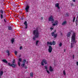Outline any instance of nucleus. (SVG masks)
Here are the masks:
<instances>
[{
    "mask_svg": "<svg viewBox=\"0 0 78 78\" xmlns=\"http://www.w3.org/2000/svg\"><path fill=\"white\" fill-rule=\"evenodd\" d=\"M33 34L34 35H35L36 38H38L39 37V33L38 28L37 27L36 28V30H34L33 31Z\"/></svg>",
    "mask_w": 78,
    "mask_h": 78,
    "instance_id": "nucleus-1",
    "label": "nucleus"
},
{
    "mask_svg": "<svg viewBox=\"0 0 78 78\" xmlns=\"http://www.w3.org/2000/svg\"><path fill=\"white\" fill-rule=\"evenodd\" d=\"M75 37H76V35L75 34V32L73 33V35L72 36V38H71V42H73V43H76V42L75 40Z\"/></svg>",
    "mask_w": 78,
    "mask_h": 78,
    "instance_id": "nucleus-2",
    "label": "nucleus"
},
{
    "mask_svg": "<svg viewBox=\"0 0 78 78\" xmlns=\"http://www.w3.org/2000/svg\"><path fill=\"white\" fill-rule=\"evenodd\" d=\"M56 30H55L54 31V32H53L51 34V35L52 36H54V38L55 39H56L58 36V34H55V33H56Z\"/></svg>",
    "mask_w": 78,
    "mask_h": 78,
    "instance_id": "nucleus-3",
    "label": "nucleus"
},
{
    "mask_svg": "<svg viewBox=\"0 0 78 78\" xmlns=\"http://www.w3.org/2000/svg\"><path fill=\"white\" fill-rule=\"evenodd\" d=\"M48 21L49 22H52V23H53L54 22V19L53 17V16H51L48 19Z\"/></svg>",
    "mask_w": 78,
    "mask_h": 78,
    "instance_id": "nucleus-4",
    "label": "nucleus"
},
{
    "mask_svg": "<svg viewBox=\"0 0 78 78\" xmlns=\"http://www.w3.org/2000/svg\"><path fill=\"white\" fill-rule=\"evenodd\" d=\"M52 50L53 48H52V47H51V45H49L48 49V51L49 53H51V51H52Z\"/></svg>",
    "mask_w": 78,
    "mask_h": 78,
    "instance_id": "nucleus-5",
    "label": "nucleus"
},
{
    "mask_svg": "<svg viewBox=\"0 0 78 78\" xmlns=\"http://www.w3.org/2000/svg\"><path fill=\"white\" fill-rule=\"evenodd\" d=\"M29 9H30V6H29L28 5H27L25 8L26 12H28V10H29Z\"/></svg>",
    "mask_w": 78,
    "mask_h": 78,
    "instance_id": "nucleus-6",
    "label": "nucleus"
},
{
    "mask_svg": "<svg viewBox=\"0 0 78 78\" xmlns=\"http://www.w3.org/2000/svg\"><path fill=\"white\" fill-rule=\"evenodd\" d=\"M24 24L25 25V26H26L25 29H27L28 28V24H27V21L25 22Z\"/></svg>",
    "mask_w": 78,
    "mask_h": 78,
    "instance_id": "nucleus-7",
    "label": "nucleus"
},
{
    "mask_svg": "<svg viewBox=\"0 0 78 78\" xmlns=\"http://www.w3.org/2000/svg\"><path fill=\"white\" fill-rule=\"evenodd\" d=\"M59 3H56L55 4V7H57L58 9H60V7L59 6Z\"/></svg>",
    "mask_w": 78,
    "mask_h": 78,
    "instance_id": "nucleus-8",
    "label": "nucleus"
},
{
    "mask_svg": "<svg viewBox=\"0 0 78 78\" xmlns=\"http://www.w3.org/2000/svg\"><path fill=\"white\" fill-rule=\"evenodd\" d=\"M47 45L48 46L49 45H52V42H47Z\"/></svg>",
    "mask_w": 78,
    "mask_h": 78,
    "instance_id": "nucleus-9",
    "label": "nucleus"
},
{
    "mask_svg": "<svg viewBox=\"0 0 78 78\" xmlns=\"http://www.w3.org/2000/svg\"><path fill=\"white\" fill-rule=\"evenodd\" d=\"M71 35V32H69L67 33V37H69L70 36V35Z\"/></svg>",
    "mask_w": 78,
    "mask_h": 78,
    "instance_id": "nucleus-10",
    "label": "nucleus"
},
{
    "mask_svg": "<svg viewBox=\"0 0 78 78\" xmlns=\"http://www.w3.org/2000/svg\"><path fill=\"white\" fill-rule=\"evenodd\" d=\"M49 71L50 72H53V69L51 66H50L49 67Z\"/></svg>",
    "mask_w": 78,
    "mask_h": 78,
    "instance_id": "nucleus-11",
    "label": "nucleus"
},
{
    "mask_svg": "<svg viewBox=\"0 0 78 78\" xmlns=\"http://www.w3.org/2000/svg\"><path fill=\"white\" fill-rule=\"evenodd\" d=\"M11 66H12V67H13L14 68H15V67H16V64H11Z\"/></svg>",
    "mask_w": 78,
    "mask_h": 78,
    "instance_id": "nucleus-12",
    "label": "nucleus"
},
{
    "mask_svg": "<svg viewBox=\"0 0 78 78\" xmlns=\"http://www.w3.org/2000/svg\"><path fill=\"white\" fill-rule=\"evenodd\" d=\"M42 61L45 64H47V60H45V59H44L42 60Z\"/></svg>",
    "mask_w": 78,
    "mask_h": 78,
    "instance_id": "nucleus-13",
    "label": "nucleus"
},
{
    "mask_svg": "<svg viewBox=\"0 0 78 78\" xmlns=\"http://www.w3.org/2000/svg\"><path fill=\"white\" fill-rule=\"evenodd\" d=\"M3 74V72L1 71L0 72V78H1V76H2Z\"/></svg>",
    "mask_w": 78,
    "mask_h": 78,
    "instance_id": "nucleus-14",
    "label": "nucleus"
},
{
    "mask_svg": "<svg viewBox=\"0 0 78 78\" xmlns=\"http://www.w3.org/2000/svg\"><path fill=\"white\" fill-rule=\"evenodd\" d=\"M6 53H8V56H9L10 55V53H9V51L8 50L6 51Z\"/></svg>",
    "mask_w": 78,
    "mask_h": 78,
    "instance_id": "nucleus-15",
    "label": "nucleus"
},
{
    "mask_svg": "<svg viewBox=\"0 0 78 78\" xmlns=\"http://www.w3.org/2000/svg\"><path fill=\"white\" fill-rule=\"evenodd\" d=\"M2 61L4 62H5V63H7L8 61L6 60L5 59H3L2 60Z\"/></svg>",
    "mask_w": 78,
    "mask_h": 78,
    "instance_id": "nucleus-16",
    "label": "nucleus"
},
{
    "mask_svg": "<svg viewBox=\"0 0 78 78\" xmlns=\"http://www.w3.org/2000/svg\"><path fill=\"white\" fill-rule=\"evenodd\" d=\"M67 23V22L66 21H65L63 22V23L62 24V25H66Z\"/></svg>",
    "mask_w": 78,
    "mask_h": 78,
    "instance_id": "nucleus-17",
    "label": "nucleus"
},
{
    "mask_svg": "<svg viewBox=\"0 0 78 78\" xmlns=\"http://www.w3.org/2000/svg\"><path fill=\"white\" fill-rule=\"evenodd\" d=\"M30 76L31 78H33V73H30Z\"/></svg>",
    "mask_w": 78,
    "mask_h": 78,
    "instance_id": "nucleus-18",
    "label": "nucleus"
},
{
    "mask_svg": "<svg viewBox=\"0 0 78 78\" xmlns=\"http://www.w3.org/2000/svg\"><path fill=\"white\" fill-rule=\"evenodd\" d=\"M73 45H74V43H71V48H73Z\"/></svg>",
    "mask_w": 78,
    "mask_h": 78,
    "instance_id": "nucleus-19",
    "label": "nucleus"
},
{
    "mask_svg": "<svg viewBox=\"0 0 78 78\" xmlns=\"http://www.w3.org/2000/svg\"><path fill=\"white\" fill-rule=\"evenodd\" d=\"M55 44H56V42H55V41H52V45H55Z\"/></svg>",
    "mask_w": 78,
    "mask_h": 78,
    "instance_id": "nucleus-20",
    "label": "nucleus"
},
{
    "mask_svg": "<svg viewBox=\"0 0 78 78\" xmlns=\"http://www.w3.org/2000/svg\"><path fill=\"white\" fill-rule=\"evenodd\" d=\"M11 41L12 42V44H13L14 43V39L12 38V39Z\"/></svg>",
    "mask_w": 78,
    "mask_h": 78,
    "instance_id": "nucleus-21",
    "label": "nucleus"
},
{
    "mask_svg": "<svg viewBox=\"0 0 78 78\" xmlns=\"http://www.w3.org/2000/svg\"><path fill=\"white\" fill-rule=\"evenodd\" d=\"M54 23H55V24L56 25H58V21L56 20V21Z\"/></svg>",
    "mask_w": 78,
    "mask_h": 78,
    "instance_id": "nucleus-22",
    "label": "nucleus"
},
{
    "mask_svg": "<svg viewBox=\"0 0 78 78\" xmlns=\"http://www.w3.org/2000/svg\"><path fill=\"white\" fill-rule=\"evenodd\" d=\"M8 28L9 30H11V29H12V28H11V27L10 26H9L8 27Z\"/></svg>",
    "mask_w": 78,
    "mask_h": 78,
    "instance_id": "nucleus-23",
    "label": "nucleus"
},
{
    "mask_svg": "<svg viewBox=\"0 0 78 78\" xmlns=\"http://www.w3.org/2000/svg\"><path fill=\"white\" fill-rule=\"evenodd\" d=\"M0 12L2 14H3V10L2 9H1L0 10Z\"/></svg>",
    "mask_w": 78,
    "mask_h": 78,
    "instance_id": "nucleus-24",
    "label": "nucleus"
},
{
    "mask_svg": "<svg viewBox=\"0 0 78 78\" xmlns=\"http://www.w3.org/2000/svg\"><path fill=\"white\" fill-rule=\"evenodd\" d=\"M25 62H26V60H23V64H25Z\"/></svg>",
    "mask_w": 78,
    "mask_h": 78,
    "instance_id": "nucleus-25",
    "label": "nucleus"
},
{
    "mask_svg": "<svg viewBox=\"0 0 78 78\" xmlns=\"http://www.w3.org/2000/svg\"><path fill=\"white\" fill-rule=\"evenodd\" d=\"M45 69H46V70H48V67H47V66H44Z\"/></svg>",
    "mask_w": 78,
    "mask_h": 78,
    "instance_id": "nucleus-26",
    "label": "nucleus"
},
{
    "mask_svg": "<svg viewBox=\"0 0 78 78\" xmlns=\"http://www.w3.org/2000/svg\"><path fill=\"white\" fill-rule=\"evenodd\" d=\"M25 63H23L21 64L22 67H23L25 66Z\"/></svg>",
    "mask_w": 78,
    "mask_h": 78,
    "instance_id": "nucleus-27",
    "label": "nucleus"
},
{
    "mask_svg": "<svg viewBox=\"0 0 78 78\" xmlns=\"http://www.w3.org/2000/svg\"><path fill=\"white\" fill-rule=\"evenodd\" d=\"M75 17L74 16L73 19V22H75Z\"/></svg>",
    "mask_w": 78,
    "mask_h": 78,
    "instance_id": "nucleus-28",
    "label": "nucleus"
},
{
    "mask_svg": "<svg viewBox=\"0 0 78 78\" xmlns=\"http://www.w3.org/2000/svg\"><path fill=\"white\" fill-rule=\"evenodd\" d=\"M15 62H16V60L15 59H14L13 60L12 63L13 64H14V63H15Z\"/></svg>",
    "mask_w": 78,
    "mask_h": 78,
    "instance_id": "nucleus-29",
    "label": "nucleus"
},
{
    "mask_svg": "<svg viewBox=\"0 0 78 78\" xmlns=\"http://www.w3.org/2000/svg\"><path fill=\"white\" fill-rule=\"evenodd\" d=\"M18 66H20V62H18Z\"/></svg>",
    "mask_w": 78,
    "mask_h": 78,
    "instance_id": "nucleus-30",
    "label": "nucleus"
},
{
    "mask_svg": "<svg viewBox=\"0 0 78 78\" xmlns=\"http://www.w3.org/2000/svg\"><path fill=\"white\" fill-rule=\"evenodd\" d=\"M66 17H69V14L68 13H66Z\"/></svg>",
    "mask_w": 78,
    "mask_h": 78,
    "instance_id": "nucleus-31",
    "label": "nucleus"
},
{
    "mask_svg": "<svg viewBox=\"0 0 78 78\" xmlns=\"http://www.w3.org/2000/svg\"><path fill=\"white\" fill-rule=\"evenodd\" d=\"M36 37H35V35L34 37L33 38V40H34V41H36Z\"/></svg>",
    "mask_w": 78,
    "mask_h": 78,
    "instance_id": "nucleus-32",
    "label": "nucleus"
},
{
    "mask_svg": "<svg viewBox=\"0 0 78 78\" xmlns=\"http://www.w3.org/2000/svg\"><path fill=\"white\" fill-rule=\"evenodd\" d=\"M19 62H22V58H20L19 59Z\"/></svg>",
    "mask_w": 78,
    "mask_h": 78,
    "instance_id": "nucleus-33",
    "label": "nucleus"
},
{
    "mask_svg": "<svg viewBox=\"0 0 78 78\" xmlns=\"http://www.w3.org/2000/svg\"><path fill=\"white\" fill-rule=\"evenodd\" d=\"M63 74L64 75H66V72H65V70H64L63 71Z\"/></svg>",
    "mask_w": 78,
    "mask_h": 78,
    "instance_id": "nucleus-34",
    "label": "nucleus"
},
{
    "mask_svg": "<svg viewBox=\"0 0 78 78\" xmlns=\"http://www.w3.org/2000/svg\"><path fill=\"white\" fill-rule=\"evenodd\" d=\"M62 43H60V44H59V47H61L62 46Z\"/></svg>",
    "mask_w": 78,
    "mask_h": 78,
    "instance_id": "nucleus-35",
    "label": "nucleus"
},
{
    "mask_svg": "<svg viewBox=\"0 0 78 78\" xmlns=\"http://www.w3.org/2000/svg\"><path fill=\"white\" fill-rule=\"evenodd\" d=\"M15 55H17V52L16 51H15Z\"/></svg>",
    "mask_w": 78,
    "mask_h": 78,
    "instance_id": "nucleus-36",
    "label": "nucleus"
},
{
    "mask_svg": "<svg viewBox=\"0 0 78 78\" xmlns=\"http://www.w3.org/2000/svg\"><path fill=\"white\" fill-rule=\"evenodd\" d=\"M44 62H43V61H42L41 62V66H44Z\"/></svg>",
    "mask_w": 78,
    "mask_h": 78,
    "instance_id": "nucleus-37",
    "label": "nucleus"
},
{
    "mask_svg": "<svg viewBox=\"0 0 78 78\" xmlns=\"http://www.w3.org/2000/svg\"><path fill=\"white\" fill-rule=\"evenodd\" d=\"M76 23H78V20H76Z\"/></svg>",
    "mask_w": 78,
    "mask_h": 78,
    "instance_id": "nucleus-38",
    "label": "nucleus"
},
{
    "mask_svg": "<svg viewBox=\"0 0 78 78\" xmlns=\"http://www.w3.org/2000/svg\"><path fill=\"white\" fill-rule=\"evenodd\" d=\"M8 64L9 65V66H11V63H8Z\"/></svg>",
    "mask_w": 78,
    "mask_h": 78,
    "instance_id": "nucleus-39",
    "label": "nucleus"
},
{
    "mask_svg": "<svg viewBox=\"0 0 78 78\" xmlns=\"http://www.w3.org/2000/svg\"><path fill=\"white\" fill-rule=\"evenodd\" d=\"M1 19H3V15L2 14H1Z\"/></svg>",
    "mask_w": 78,
    "mask_h": 78,
    "instance_id": "nucleus-40",
    "label": "nucleus"
},
{
    "mask_svg": "<svg viewBox=\"0 0 78 78\" xmlns=\"http://www.w3.org/2000/svg\"><path fill=\"white\" fill-rule=\"evenodd\" d=\"M38 42H39V41H37L36 42V44L37 45V44H38Z\"/></svg>",
    "mask_w": 78,
    "mask_h": 78,
    "instance_id": "nucleus-41",
    "label": "nucleus"
},
{
    "mask_svg": "<svg viewBox=\"0 0 78 78\" xmlns=\"http://www.w3.org/2000/svg\"><path fill=\"white\" fill-rule=\"evenodd\" d=\"M46 72H47V73H48V74H49L50 72H49V71H48V70H46Z\"/></svg>",
    "mask_w": 78,
    "mask_h": 78,
    "instance_id": "nucleus-42",
    "label": "nucleus"
},
{
    "mask_svg": "<svg viewBox=\"0 0 78 78\" xmlns=\"http://www.w3.org/2000/svg\"><path fill=\"white\" fill-rule=\"evenodd\" d=\"M51 30H53L54 29V28L51 27L50 28Z\"/></svg>",
    "mask_w": 78,
    "mask_h": 78,
    "instance_id": "nucleus-43",
    "label": "nucleus"
},
{
    "mask_svg": "<svg viewBox=\"0 0 78 78\" xmlns=\"http://www.w3.org/2000/svg\"><path fill=\"white\" fill-rule=\"evenodd\" d=\"M20 19L21 20H23V18L22 17H21V18H20Z\"/></svg>",
    "mask_w": 78,
    "mask_h": 78,
    "instance_id": "nucleus-44",
    "label": "nucleus"
},
{
    "mask_svg": "<svg viewBox=\"0 0 78 78\" xmlns=\"http://www.w3.org/2000/svg\"><path fill=\"white\" fill-rule=\"evenodd\" d=\"M22 47L21 46L20 47V50H22Z\"/></svg>",
    "mask_w": 78,
    "mask_h": 78,
    "instance_id": "nucleus-45",
    "label": "nucleus"
},
{
    "mask_svg": "<svg viewBox=\"0 0 78 78\" xmlns=\"http://www.w3.org/2000/svg\"><path fill=\"white\" fill-rule=\"evenodd\" d=\"M52 25L53 26H55V25H56V24L55 23H53L52 24Z\"/></svg>",
    "mask_w": 78,
    "mask_h": 78,
    "instance_id": "nucleus-46",
    "label": "nucleus"
},
{
    "mask_svg": "<svg viewBox=\"0 0 78 78\" xmlns=\"http://www.w3.org/2000/svg\"><path fill=\"white\" fill-rule=\"evenodd\" d=\"M25 69H27L28 68V67H27V66H25Z\"/></svg>",
    "mask_w": 78,
    "mask_h": 78,
    "instance_id": "nucleus-47",
    "label": "nucleus"
},
{
    "mask_svg": "<svg viewBox=\"0 0 78 78\" xmlns=\"http://www.w3.org/2000/svg\"><path fill=\"white\" fill-rule=\"evenodd\" d=\"M74 58H75V55H73V59H74Z\"/></svg>",
    "mask_w": 78,
    "mask_h": 78,
    "instance_id": "nucleus-48",
    "label": "nucleus"
},
{
    "mask_svg": "<svg viewBox=\"0 0 78 78\" xmlns=\"http://www.w3.org/2000/svg\"><path fill=\"white\" fill-rule=\"evenodd\" d=\"M76 65H77V66H78V62H76Z\"/></svg>",
    "mask_w": 78,
    "mask_h": 78,
    "instance_id": "nucleus-49",
    "label": "nucleus"
},
{
    "mask_svg": "<svg viewBox=\"0 0 78 78\" xmlns=\"http://www.w3.org/2000/svg\"><path fill=\"white\" fill-rule=\"evenodd\" d=\"M73 2H75V0H73Z\"/></svg>",
    "mask_w": 78,
    "mask_h": 78,
    "instance_id": "nucleus-50",
    "label": "nucleus"
},
{
    "mask_svg": "<svg viewBox=\"0 0 78 78\" xmlns=\"http://www.w3.org/2000/svg\"><path fill=\"white\" fill-rule=\"evenodd\" d=\"M71 6H73V3H72V4H71Z\"/></svg>",
    "mask_w": 78,
    "mask_h": 78,
    "instance_id": "nucleus-51",
    "label": "nucleus"
},
{
    "mask_svg": "<svg viewBox=\"0 0 78 78\" xmlns=\"http://www.w3.org/2000/svg\"><path fill=\"white\" fill-rule=\"evenodd\" d=\"M41 20H42L43 19V17H42L41 18Z\"/></svg>",
    "mask_w": 78,
    "mask_h": 78,
    "instance_id": "nucleus-52",
    "label": "nucleus"
},
{
    "mask_svg": "<svg viewBox=\"0 0 78 78\" xmlns=\"http://www.w3.org/2000/svg\"><path fill=\"white\" fill-rule=\"evenodd\" d=\"M64 52H66V49H65L64 50Z\"/></svg>",
    "mask_w": 78,
    "mask_h": 78,
    "instance_id": "nucleus-53",
    "label": "nucleus"
},
{
    "mask_svg": "<svg viewBox=\"0 0 78 78\" xmlns=\"http://www.w3.org/2000/svg\"><path fill=\"white\" fill-rule=\"evenodd\" d=\"M76 26H78V23H76Z\"/></svg>",
    "mask_w": 78,
    "mask_h": 78,
    "instance_id": "nucleus-54",
    "label": "nucleus"
},
{
    "mask_svg": "<svg viewBox=\"0 0 78 78\" xmlns=\"http://www.w3.org/2000/svg\"><path fill=\"white\" fill-rule=\"evenodd\" d=\"M4 20L5 22H6V20H5V19H4Z\"/></svg>",
    "mask_w": 78,
    "mask_h": 78,
    "instance_id": "nucleus-55",
    "label": "nucleus"
},
{
    "mask_svg": "<svg viewBox=\"0 0 78 78\" xmlns=\"http://www.w3.org/2000/svg\"><path fill=\"white\" fill-rule=\"evenodd\" d=\"M61 35H62V33H61Z\"/></svg>",
    "mask_w": 78,
    "mask_h": 78,
    "instance_id": "nucleus-56",
    "label": "nucleus"
}]
</instances>
